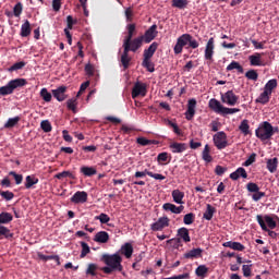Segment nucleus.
Instances as JSON below:
<instances>
[{
	"mask_svg": "<svg viewBox=\"0 0 279 279\" xmlns=\"http://www.w3.org/2000/svg\"><path fill=\"white\" fill-rule=\"evenodd\" d=\"M184 47H186V49L191 48L195 50L199 47V43L194 39L192 35L185 33L178 37L174 46V54H181Z\"/></svg>",
	"mask_w": 279,
	"mask_h": 279,
	"instance_id": "nucleus-1",
	"label": "nucleus"
},
{
	"mask_svg": "<svg viewBox=\"0 0 279 279\" xmlns=\"http://www.w3.org/2000/svg\"><path fill=\"white\" fill-rule=\"evenodd\" d=\"M25 85H27V80L25 78L11 80L7 85L0 87V96L7 97L12 95L15 89L23 88Z\"/></svg>",
	"mask_w": 279,
	"mask_h": 279,
	"instance_id": "nucleus-2",
	"label": "nucleus"
},
{
	"mask_svg": "<svg viewBox=\"0 0 279 279\" xmlns=\"http://www.w3.org/2000/svg\"><path fill=\"white\" fill-rule=\"evenodd\" d=\"M101 262L105 265H107L108 267H111L113 269H118L119 272L123 271L122 257H121L120 253H114L112 255L102 254Z\"/></svg>",
	"mask_w": 279,
	"mask_h": 279,
	"instance_id": "nucleus-3",
	"label": "nucleus"
},
{
	"mask_svg": "<svg viewBox=\"0 0 279 279\" xmlns=\"http://www.w3.org/2000/svg\"><path fill=\"white\" fill-rule=\"evenodd\" d=\"M256 138H259L262 142H266L272 138V124L268 121H264L258 125V129L255 130Z\"/></svg>",
	"mask_w": 279,
	"mask_h": 279,
	"instance_id": "nucleus-4",
	"label": "nucleus"
},
{
	"mask_svg": "<svg viewBox=\"0 0 279 279\" xmlns=\"http://www.w3.org/2000/svg\"><path fill=\"white\" fill-rule=\"evenodd\" d=\"M143 43H145L144 39L142 38H129V39H123L122 48L123 52H136L137 50L141 49L143 46Z\"/></svg>",
	"mask_w": 279,
	"mask_h": 279,
	"instance_id": "nucleus-5",
	"label": "nucleus"
},
{
	"mask_svg": "<svg viewBox=\"0 0 279 279\" xmlns=\"http://www.w3.org/2000/svg\"><path fill=\"white\" fill-rule=\"evenodd\" d=\"M173 241L177 242L175 246H179L181 241H183V243H190L191 242V236H190L189 229H186L185 227H181L180 229H178L177 238L168 240L167 244H171V242H173Z\"/></svg>",
	"mask_w": 279,
	"mask_h": 279,
	"instance_id": "nucleus-6",
	"label": "nucleus"
},
{
	"mask_svg": "<svg viewBox=\"0 0 279 279\" xmlns=\"http://www.w3.org/2000/svg\"><path fill=\"white\" fill-rule=\"evenodd\" d=\"M256 222L259 223L260 229L264 231H268V228L270 230H275L277 228V222L274 220L271 216H256ZM268 225V227H267Z\"/></svg>",
	"mask_w": 279,
	"mask_h": 279,
	"instance_id": "nucleus-7",
	"label": "nucleus"
},
{
	"mask_svg": "<svg viewBox=\"0 0 279 279\" xmlns=\"http://www.w3.org/2000/svg\"><path fill=\"white\" fill-rule=\"evenodd\" d=\"M214 144L217 149H226L228 147V135L223 131L217 132V134L214 135Z\"/></svg>",
	"mask_w": 279,
	"mask_h": 279,
	"instance_id": "nucleus-8",
	"label": "nucleus"
},
{
	"mask_svg": "<svg viewBox=\"0 0 279 279\" xmlns=\"http://www.w3.org/2000/svg\"><path fill=\"white\" fill-rule=\"evenodd\" d=\"M146 95H147V85L142 82H136L135 85H133L132 98L136 99L137 97H146Z\"/></svg>",
	"mask_w": 279,
	"mask_h": 279,
	"instance_id": "nucleus-9",
	"label": "nucleus"
},
{
	"mask_svg": "<svg viewBox=\"0 0 279 279\" xmlns=\"http://www.w3.org/2000/svg\"><path fill=\"white\" fill-rule=\"evenodd\" d=\"M159 34V32L157 31V25L153 24L150 26V28H148L143 36H137L138 38H142L144 40V43L149 44L151 43L154 39H156L157 35Z\"/></svg>",
	"mask_w": 279,
	"mask_h": 279,
	"instance_id": "nucleus-10",
	"label": "nucleus"
},
{
	"mask_svg": "<svg viewBox=\"0 0 279 279\" xmlns=\"http://www.w3.org/2000/svg\"><path fill=\"white\" fill-rule=\"evenodd\" d=\"M170 226V219L167 216L158 218L157 222H153L150 229L155 232L162 231Z\"/></svg>",
	"mask_w": 279,
	"mask_h": 279,
	"instance_id": "nucleus-11",
	"label": "nucleus"
},
{
	"mask_svg": "<svg viewBox=\"0 0 279 279\" xmlns=\"http://www.w3.org/2000/svg\"><path fill=\"white\" fill-rule=\"evenodd\" d=\"M221 101L222 104L234 107L239 101V96H236L233 90H228L226 94H221Z\"/></svg>",
	"mask_w": 279,
	"mask_h": 279,
	"instance_id": "nucleus-12",
	"label": "nucleus"
},
{
	"mask_svg": "<svg viewBox=\"0 0 279 279\" xmlns=\"http://www.w3.org/2000/svg\"><path fill=\"white\" fill-rule=\"evenodd\" d=\"M66 90L68 87L65 85L59 86L57 89H52V97L59 102H62L68 98Z\"/></svg>",
	"mask_w": 279,
	"mask_h": 279,
	"instance_id": "nucleus-13",
	"label": "nucleus"
},
{
	"mask_svg": "<svg viewBox=\"0 0 279 279\" xmlns=\"http://www.w3.org/2000/svg\"><path fill=\"white\" fill-rule=\"evenodd\" d=\"M215 54V38L210 37L209 40H207L206 48H205V59L207 61H213Z\"/></svg>",
	"mask_w": 279,
	"mask_h": 279,
	"instance_id": "nucleus-14",
	"label": "nucleus"
},
{
	"mask_svg": "<svg viewBox=\"0 0 279 279\" xmlns=\"http://www.w3.org/2000/svg\"><path fill=\"white\" fill-rule=\"evenodd\" d=\"M88 198V194L87 192L84 191H78L76 193H74V195L72 196V198H70V202H72V204H86Z\"/></svg>",
	"mask_w": 279,
	"mask_h": 279,
	"instance_id": "nucleus-15",
	"label": "nucleus"
},
{
	"mask_svg": "<svg viewBox=\"0 0 279 279\" xmlns=\"http://www.w3.org/2000/svg\"><path fill=\"white\" fill-rule=\"evenodd\" d=\"M195 108H196V99L191 98L190 100H187V109H186V112H185V119L187 121H191V120L194 119Z\"/></svg>",
	"mask_w": 279,
	"mask_h": 279,
	"instance_id": "nucleus-16",
	"label": "nucleus"
},
{
	"mask_svg": "<svg viewBox=\"0 0 279 279\" xmlns=\"http://www.w3.org/2000/svg\"><path fill=\"white\" fill-rule=\"evenodd\" d=\"M170 150L172 154H182L184 153L186 149H189V145H186V143H170Z\"/></svg>",
	"mask_w": 279,
	"mask_h": 279,
	"instance_id": "nucleus-17",
	"label": "nucleus"
},
{
	"mask_svg": "<svg viewBox=\"0 0 279 279\" xmlns=\"http://www.w3.org/2000/svg\"><path fill=\"white\" fill-rule=\"evenodd\" d=\"M159 44L155 41L150 45V47L144 49L143 60H150L151 58H154V54L156 53Z\"/></svg>",
	"mask_w": 279,
	"mask_h": 279,
	"instance_id": "nucleus-18",
	"label": "nucleus"
},
{
	"mask_svg": "<svg viewBox=\"0 0 279 279\" xmlns=\"http://www.w3.org/2000/svg\"><path fill=\"white\" fill-rule=\"evenodd\" d=\"M202 253H204V250L197 247L190 250L189 252L183 254V258L185 259H197L202 257Z\"/></svg>",
	"mask_w": 279,
	"mask_h": 279,
	"instance_id": "nucleus-19",
	"label": "nucleus"
},
{
	"mask_svg": "<svg viewBox=\"0 0 279 279\" xmlns=\"http://www.w3.org/2000/svg\"><path fill=\"white\" fill-rule=\"evenodd\" d=\"M209 108L211 111L216 112L217 114H220L226 107L221 105L218 99L211 98L209 100Z\"/></svg>",
	"mask_w": 279,
	"mask_h": 279,
	"instance_id": "nucleus-20",
	"label": "nucleus"
},
{
	"mask_svg": "<svg viewBox=\"0 0 279 279\" xmlns=\"http://www.w3.org/2000/svg\"><path fill=\"white\" fill-rule=\"evenodd\" d=\"M80 173H82L85 178H92L97 175V169L90 166H82L80 167Z\"/></svg>",
	"mask_w": 279,
	"mask_h": 279,
	"instance_id": "nucleus-21",
	"label": "nucleus"
},
{
	"mask_svg": "<svg viewBox=\"0 0 279 279\" xmlns=\"http://www.w3.org/2000/svg\"><path fill=\"white\" fill-rule=\"evenodd\" d=\"M124 257L130 259L132 257V254L134 253V247L131 243L126 242L121 246V250L119 251Z\"/></svg>",
	"mask_w": 279,
	"mask_h": 279,
	"instance_id": "nucleus-22",
	"label": "nucleus"
},
{
	"mask_svg": "<svg viewBox=\"0 0 279 279\" xmlns=\"http://www.w3.org/2000/svg\"><path fill=\"white\" fill-rule=\"evenodd\" d=\"M162 209L166 211H171L174 215H180L184 210V206L177 207L174 204H163Z\"/></svg>",
	"mask_w": 279,
	"mask_h": 279,
	"instance_id": "nucleus-23",
	"label": "nucleus"
},
{
	"mask_svg": "<svg viewBox=\"0 0 279 279\" xmlns=\"http://www.w3.org/2000/svg\"><path fill=\"white\" fill-rule=\"evenodd\" d=\"M247 171L243 167L236 169L233 173H230V179L238 181L240 178L247 179Z\"/></svg>",
	"mask_w": 279,
	"mask_h": 279,
	"instance_id": "nucleus-24",
	"label": "nucleus"
},
{
	"mask_svg": "<svg viewBox=\"0 0 279 279\" xmlns=\"http://www.w3.org/2000/svg\"><path fill=\"white\" fill-rule=\"evenodd\" d=\"M222 247L232 248L236 252H243L245 250V246L243 244H241L240 242L232 241L222 243Z\"/></svg>",
	"mask_w": 279,
	"mask_h": 279,
	"instance_id": "nucleus-25",
	"label": "nucleus"
},
{
	"mask_svg": "<svg viewBox=\"0 0 279 279\" xmlns=\"http://www.w3.org/2000/svg\"><path fill=\"white\" fill-rule=\"evenodd\" d=\"M39 183V179L32 174V175H26L25 177V183H24V186L26 190H31L34 187V185L38 184Z\"/></svg>",
	"mask_w": 279,
	"mask_h": 279,
	"instance_id": "nucleus-26",
	"label": "nucleus"
},
{
	"mask_svg": "<svg viewBox=\"0 0 279 279\" xmlns=\"http://www.w3.org/2000/svg\"><path fill=\"white\" fill-rule=\"evenodd\" d=\"M94 241L100 244H106L110 241V235L106 231H99L96 236H94Z\"/></svg>",
	"mask_w": 279,
	"mask_h": 279,
	"instance_id": "nucleus-27",
	"label": "nucleus"
},
{
	"mask_svg": "<svg viewBox=\"0 0 279 279\" xmlns=\"http://www.w3.org/2000/svg\"><path fill=\"white\" fill-rule=\"evenodd\" d=\"M260 53H255L248 57L251 66H265V63L260 60Z\"/></svg>",
	"mask_w": 279,
	"mask_h": 279,
	"instance_id": "nucleus-28",
	"label": "nucleus"
},
{
	"mask_svg": "<svg viewBox=\"0 0 279 279\" xmlns=\"http://www.w3.org/2000/svg\"><path fill=\"white\" fill-rule=\"evenodd\" d=\"M215 213H216V208L213 205L207 204L206 210H205V213H203V219H205L207 221L213 220Z\"/></svg>",
	"mask_w": 279,
	"mask_h": 279,
	"instance_id": "nucleus-29",
	"label": "nucleus"
},
{
	"mask_svg": "<svg viewBox=\"0 0 279 279\" xmlns=\"http://www.w3.org/2000/svg\"><path fill=\"white\" fill-rule=\"evenodd\" d=\"M272 93L269 92H264L259 94V97L256 98L255 102L256 104H262V105H267L269 100L271 99Z\"/></svg>",
	"mask_w": 279,
	"mask_h": 279,
	"instance_id": "nucleus-30",
	"label": "nucleus"
},
{
	"mask_svg": "<svg viewBox=\"0 0 279 279\" xmlns=\"http://www.w3.org/2000/svg\"><path fill=\"white\" fill-rule=\"evenodd\" d=\"M29 35H32V25L29 24L28 21H25V23L21 25L20 36L26 38Z\"/></svg>",
	"mask_w": 279,
	"mask_h": 279,
	"instance_id": "nucleus-31",
	"label": "nucleus"
},
{
	"mask_svg": "<svg viewBox=\"0 0 279 279\" xmlns=\"http://www.w3.org/2000/svg\"><path fill=\"white\" fill-rule=\"evenodd\" d=\"M278 87L277 78L269 80L264 86V92L272 94L274 89Z\"/></svg>",
	"mask_w": 279,
	"mask_h": 279,
	"instance_id": "nucleus-32",
	"label": "nucleus"
},
{
	"mask_svg": "<svg viewBox=\"0 0 279 279\" xmlns=\"http://www.w3.org/2000/svg\"><path fill=\"white\" fill-rule=\"evenodd\" d=\"M208 271H209V268L206 267V265H199L195 270V275L201 279H205L206 276H208Z\"/></svg>",
	"mask_w": 279,
	"mask_h": 279,
	"instance_id": "nucleus-33",
	"label": "nucleus"
},
{
	"mask_svg": "<svg viewBox=\"0 0 279 279\" xmlns=\"http://www.w3.org/2000/svg\"><path fill=\"white\" fill-rule=\"evenodd\" d=\"M172 199L175 204H184L182 199H184V192H181L179 189L172 191Z\"/></svg>",
	"mask_w": 279,
	"mask_h": 279,
	"instance_id": "nucleus-34",
	"label": "nucleus"
},
{
	"mask_svg": "<svg viewBox=\"0 0 279 279\" xmlns=\"http://www.w3.org/2000/svg\"><path fill=\"white\" fill-rule=\"evenodd\" d=\"M266 168H268L270 173H275L278 168V158L268 159V161H266Z\"/></svg>",
	"mask_w": 279,
	"mask_h": 279,
	"instance_id": "nucleus-35",
	"label": "nucleus"
},
{
	"mask_svg": "<svg viewBox=\"0 0 279 279\" xmlns=\"http://www.w3.org/2000/svg\"><path fill=\"white\" fill-rule=\"evenodd\" d=\"M13 221V216L12 214L8 213V211H2L0 214V226L1 225H9L10 222Z\"/></svg>",
	"mask_w": 279,
	"mask_h": 279,
	"instance_id": "nucleus-36",
	"label": "nucleus"
},
{
	"mask_svg": "<svg viewBox=\"0 0 279 279\" xmlns=\"http://www.w3.org/2000/svg\"><path fill=\"white\" fill-rule=\"evenodd\" d=\"M130 52L123 51L121 56V64L123 66V70H128L130 68L131 63Z\"/></svg>",
	"mask_w": 279,
	"mask_h": 279,
	"instance_id": "nucleus-37",
	"label": "nucleus"
},
{
	"mask_svg": "<svg viewBox=\"0 0 279 279\" xmlns=\"http://www.w3.org/2000/svg\"><path fill=\"white\" fill-rule=\"evenodd\" d=\"M126 32H128V35L124 36V39H133L134 36H136V24H128L126 25Z\"/></svg>",
	"mask_w": 279,
	"mask_h": 279,
	"instance_id": "nucleus-38",
	"label": "nucleus"
},
{
	"mask_svg": "<svg viewBox=\"0 0 279 279\" xmlns=\"http://www.w3.org/2000/svg\"><path fill=\"white\" fill-rule=\"evenodd\" d=\"M54 178L58 180H63L64 178H69L70 180H76L75 174L72 173L71 171H63V172L57 173Z\"/></svg>",
	"mask_w": 279,
	"mask_h": 279,
	"instance_id": "nucleus-39",
	"label": "nucleus"
},
{
	"mask_svg": "<svg viewBox=\"0 0 279 279\" xmlns=\"http://www.w3.org/2000/svg\"><path fill=\"white\" fill-rule=\"evenodd\" d=\"M136 143L141 146H150V145H157L158 142L156 140H146L145 137H138L136 140Z\"/></svg>",
	"mask_w": 279,
	"mask_h": 279,
	"instance_id": "nucleus-40",
	"label": "nucleus"
},
{
	"mask_svg": "<svg viewBox=\"0 0 279 279\" xmlns=\"http://www.w3.org/2000/svg\"><path fill=\"white\" fill-rule=\"evenodd\" d=\"M142 66L146 69L149 73L155 72V63L150 59H143Z\"/></svg>",
	"mask_w": 279,
	"mask_h": 279,
	"instance_id": "nucleus-41",
	"label": "nucleus"
},
{
	"mask_svg": "<svg viewBox=\"0 0 279 279\" xmlns=\"http://www.w3.org/2000/svg\"><path fill=\"white\" fill-rule=\"evenodd\" d=\"M98 270V265L96 264H88L87 269L85 270L86 276L96 277Z\"/></svg>",
	"mask_w": 279,
	"mask_h": 279,
	"instance_id": "nucleus-42",
	"label": "nucleus"
},
{
	"mask_svg": "<svg viewBox=\"0 0 279 279\" xmlns=\"http://www.w3.org/2000/svg\"><path fill=\"white\" fill-rule=\"evenodd\" d=\"M21 118L19 116L14 117V118H10L9 120H7L4 128L5 129H12L15 128L17 125V123L20 122Z\"/></svg>",
	"mask_w": 279,
	"mask_h": 279,
	"instance_id": "nucleus-43",
	"label": "nucleus"
},
{
	"mask_svg": "<svg viewBox=\"0 0 279 279\" xmlns=\"http://www.w3.org/2000/svg\"><path fill=\"white\" fill-rule=\"evenodd\" d=\"M239 130L241 131L242 134H244L245 136H247L250 134V124H248V120H242L241 124L239 126Z\"/></svg>",
	"mask_w": 279,
	"mask_h": 279,
	"instance_id": "nucleus-44",
	"label": "nucleus"
},
{
	"mask_svg": "<svg viewBox=\"0 0 279 279\" xmlns=\"http://www.w3.org/2000/svg\"><path fill=\"white\" fill-rule=\"evenodd\" d=\"M189 5V0H172V8L185 9Z\"/></svg>",
	"mask_w": 279,
	"mask_h": 279,
	"instance_id": "nucleus-45",
	"label": "nucleus"
},
{
	"mask_svg": "<svg viewBox=\"0 0 279 279\" xmlns=\"http://www.w3.org/2000/svg\"><path fill=\"white\" fill-rule=\"evenodd\" d=\"M236 70L239 73H244V69L243 66H241V64L236 61L231 62L228 66H227V71H233Z\"/></svg>",
	"mask_w": 279,
	"mask_h": 279,
	"instance_id": "nucleus-46",
	"label": "nucleus"
},
{
	"mask_svg": "<svg viewBox=\"0 0 279 279\" xmlns=\"http://www.w3.org/2000/svg\"><path fill=\"white\" fill-rule=\"evenodd\" d=\"M40 98H43L45 102H51L52 94H50L47 88H43L40 89Z\"/></svg>",
	"mask_w": 279,
	"mask_h": 279,
	"instance_id": "nucleus-47",
	"label": "nucleus"
},
{
	"mask_svg": "<svg viewBox=\"0 0 279 279\" xmlns=\"http://www.w3.org/2000/svg\"><path fill=\"white\" fill-rule=\"evenodd\" d=\"M2 236L5 239H10V238H13L14 234L12 232H10L8 227H3L2 225H0V238H2Z\"/></svg>",
	"mask_w": 279,
	"mask_h": 279,
	"instance_id": "nucleus-48",
	"label": "nucleus"
},
{
	"mask_svg": "<svg viewBox=\"0 0 279 279\" xmlns=\"http://www.w3.org/2000/svg\"><path fill=\"white\" fill-rule=\"evenodd\" d=\"M40 129L45 132V133H50L52 131V125L51 122H49V120H43L40 122Z\"/></svg>",
	"mask_w": 279,
	"mask_h": 279,
	"instance_id": "nucleus-49",
	"label": "nucleus"
},
{
	"mask_svg": "<svg viewBox=\"0 0 279 279\" xmlns=\"http://www.w3.org/2000/svg\"><path fill=\"white\" fill-rule=\"evenodd\" d=\"M194 221H195V215L193 213H190L183 216V223L185 226H191L194 223Z\"/></svg>",
	"mask_w": 279,
	"mask_h": 279,
	"instance_id": "nucleus-50",
	"label": "nucleus"
},
{
	"mask_svg": "<svg viewBox=\"0 0 279 279\" xmlns=\"http://www.w3.org/2000/svg\"><path fill=\"white\" fill-rule=\"evenodd\" d=\"M245 77L248 78L250 81L257 82L258 73L256 70H248L245 73Z\"/></svg>",
	"mask_w": 279,
	"mask_h": 279,
	"instance_id": "nucleus-51",
	"label": "nucleus"
},
{
	"mask_svg": "<svg viewBox=\"0 0 279 279\" xmlns=\"http://www.w3.org/2000/svg\"><path fill=\"white\" fill-rule=\"evenodd\" d=\"M166 123L168 126L172 128V131H174V133L178 135V136H181L182 135V131L180 130L179 125L175 124L174 122H172L171 120H166Z\"/></svg>",
	"mask_w": 279,
	"mask_h": 279,
	"instance_id": "nucleus-52",
	"label": "nucleus"
},
{
	"mask_svg": "<svg viewBox=\"0 0 279 279\" xmlns=\"http://www.w3.org/2000/svg\"><path fill=\"white\" fill-rule=\"evenodd\" d=\"M80 245H82V253L80 254V258H84L88 253H90V247L86 242H82Z\"/></svg>",
	"mask_w": 279,
	"mask_h": 279,
	"instance_id": "nucleus-53",
	"label": "nucleus"
},
{
	"mask_svg": "<svg viewBox=\"0 0 279 279\" xmlns=\"http://www.w3.org/2000/svg\"><path fill=\"white\" fill-rule=\"evenodd\" d=\"M0 196L5 199V202H10L14 198V193L10 191H0Z\"/></svg>",
	"mask_w": 279,
	"mask_h": 279,
	"instance_id": "nucleus-54",
	"label": "nucleus"
},
{
	"mask_svg": "<svg viewBox=\"0 0 279 279\" xmlns=\"http://www.w3.org/2000/svg\"><path fill=\"white\" fill-rule=\"evenodd\" d=\"M38 258L44 262L58 260V255H44L43 253H38Z\"/></svg>",
	"mask_w": 279,
	"mask_h": 279,
	"instance_id": "nucleus-55",
	"label": "nucleus"
},
{
	"mask_svg": "<svg viewBox=\"0 0 279 279\" xmlns=\"http://www.w3.org/2000/svg\"><path fill=\"white\" fill-rule=\"evenodd\" d=\"M240 112V109H230V108H226L222 109V111L219 112L220 116H232L234 113Z\"/></svg>",
	"mask_w": 279,
	"mask_h": 279,
	"instance_id": "nucleus-56",
	"label": "nucleus"
},
{
	"mask_svg": "<svg viewBox=\"0 0 279 279\" xmlns=\"http://www.w3.org/2000/svg\"><path fill=\"white\" fill-rule=\"evenodd\" d=\"M24 66H25L24 61L14 63L12 66L9 68V72L12 73V72H15V71H19V70H23Z\"/></svg>",
	"mask_w": 279,
	"mask_h": 279,
	"instance_id": "nucleus-57",
	"label": "nucleus"
},
{
	"mask_svg": "<svg viewBox=\"0 0 279 279\" xmlns=\"http://www.w3.org/2000/svg\"><path fill=\"white\" fill-rule=\"evenodd\" d=\"M9 175L14 178L15 184H17V185L22 184V182H23V175L22 174H19L14 171H10Z\"/></svg>",
	"mask_w": 279,
	"mask_h": 279,
	"instance_id": "nucleus-58",
	"label": "nucleus"
},
{
	"mask_svg": "<svg viewBox=\"0 0 279 279\" xmlns=\"http://www.w3.org/2000/svg\"><path fill=\"white\" fill-rule=\"evenodd\" d=\"M66 105L70 111H72L73 113H76V106H77L76 99L74 98L69 99Z\"/></svg>",
	"mask_w": 279,
	"mask_h": 279,
	"instance_id": "nucleus-59",
	"label": "nucleus"
},
{
	"mask_svg": "<svg viewBox=\"0 0 279 279\" xmlns=\"http://www.w3.org/2000/svg\"><path fill=\"white\" fill-rule=\"evenodd\" d=\"M95 219L99 220V222H101V225H106V223L110 222V217L104 213H101V215H99V216H96Z\"/></svg>",
	"mask_w": 279,
	"mask_h": 279,
	"instance_id": "nucleus-60",
	"label": "nucleus"
},
{
	"mask_svg": "<svg viewBox=\"0 0 279 279\" xmlns=\"http://www.w3.org/2000/svg\"><path fill=\"white\" fill-rule=\"evenodd\" d=\"M22 12H23V4L22 2H17V4H15L13 8L14 16L19 17L20 15H22Z\"/></svg>",
	"mask_w": 279,
	"mask_h": 279,
	"instance_id": "nucleus-61",
	"label": "nucleus"
},
{
	"mask_svg": "<svg viewBox=\"0 0 279 279\" xmlns=\"http://www.w3.org/2000/svg\"><path fill=\"white\" fill-rule=\"evenodd\" d=\"M246 190L251 193H258L259 192V187L256 183L250 182L248 184H246Z\"/></svg>",
	"mask_w": 279,
	"mask_h": 279,
	"instance_id": "nucleus-62",
	"label": "nucleus"
},
{
	"mask_svg": "<svg viewBox=\"0 0 279 279\" xmlns=\"http://www.w3.org/2000/svg\"><path fill=\"white\" fill-rule=\"evenodd\" d=\"M257 157V155H255V154H253V155H251L250 157H248V159H246L243 163H242V166L243 167H250V166H252L254 162H255V158Z\"/></svg>",
	"mask_w": 279,
	"mask_h": 279,
	"instance_id": "nucleus-63",
	"label": "nucleus"
},
{
	"mask_svg": "<svg viewBox=\"0 0 279 279\" xmlns=\"http://www.w3.org/2000/svg\"><path fill=\"white\" fill-rule=\"evenodd\" d=\"M190 278V274L189 272H184L182 275H178L174 277H168V278H163V279H189Z\"/></svg>",
	"mask_w": 279,
	"mask_h": 279,
	"instance_id": "nucleus-64",
	"label": "nucleus"
}]
</instances>
